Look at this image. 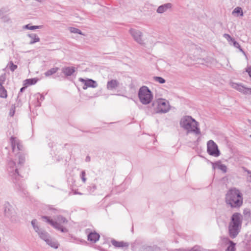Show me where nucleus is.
I'll return each instance as SVG.
<instances>
[{
  "label": "nucleus",
  "instance_id": "1",
  "mask_svg": "<svg viewBox=\"0 0 251 251\" xmlns=\"http://www.w3.org/2000/svg\"><path fill=\"white\" fill-rule=\"evenodd\" d=\"M25 162V155L24 153H18L14 159H9L7 163V171L9 176L13 179V182L17 183L20 178L18 170Z\"/></svg>",
  "mask_w": 251,
  "mask_h": 251
},
{
  "label": "nucleus",
  "instance_id": "2",
  "mask_svg": "<svg viewBox=\"0 0 251 251\" xmlns=\"http://www.w3.org/2000/svg\"><path fill=\"white\" fill-rule=\"evenodd\" d=\"M243 200L242 193L235 188L230 189L226 195V202L232 208H237L241 206Z\"/></svg>",
  "mask_w": 251,
  "mask_h": 251
},
{
  "label": "nucleus",
  "instance_id": "3",
  "mask_svg": "<svg viewBox=\"0 0 251 251\" xmlns=\"http://www.w3.org/2000/svg\"><path fill=\"white\" fill-rule=\"evenodd\" d=\"M242 215L240 213H234L231 216L228 226V235L230 238H235L240 233L242 227Z\"/></svg>",
  "mask_w": 251,
  "mask_h": 251
},
{
  "label": "nucleus",
  "instance_id": "4",
  "mask_svg": "<svg viewBox=\"0 0 251 251\" xmlns=\"http://www.w3.org/2000/svg\"><path fill=\"white\" fill-rule=\"evenodd\" d=\"M181 127L187 130V134L194 133L196 135L201 134L200 129L198 127V123L192 117L186 116L180 120Z\"/></svg>",
  "mask_w": 251,
  "mask_h": 251
},
{
  "label": "nucleus",
  "instance_id": "5",
  "mask_svg": "<svg viewBox=\"0 0 251 251\" xmlns=\"http://www.w3.org/2000/svg\"><path fill=\"white\" fill-rule=\"evenodd\" d=\"M42 219L57 230H60L62 232H68V229L62 226L63 224H67L68 220L62 215L57 216L55 218V221H53L46 216H42Z\"/></svg>",
  "mask_w": 251,
  "mask_h": 251
},
{
  "label": "nucleus",
  "instance_id": "6",
  "mask_svg": "<svg viewBox=\"0 0 251 251\" xmlns=\"http://www.w3.org/2000/svg\"><path fill=\"white\" fill-rule=\"evenodd\" d=\"M138 95L140 101L144 105L151 103L153 99L151 91L146 86H143L139 89Z\"/></svg>",
  "mask_w": 251,
  "mask_h": 251
},
{
  "label": "nucleus",
  "instance_id": "7",
  "mask_svg": "<svg viewBox=\"0 0 251 251\" xmlns=\"http://www.w3.org/2000/svg\"><path fill=\"white\" fill-rule=\"evenodd\" d=\"M12 152L15 156L19 152L23 153L22 151H24V148L22 142L17 137L12 136L10 139Z\"/></svg>",
  "mask_w": 251,
  "mask_h": 251
},
{
  "label": "nucleus",
  "instance_id": "8",
  "mask_svg": "<svg viewBox=\"0 0 251 251\" xmlns=\"http://www.w3.org/2000/svg\"><path fill=\"white\" fill-rule=\"evenodd\" d=\"M207 151L209 155L215 157L219 156L220 154L217 144L212 140L207 142Z\"/></svg>",
  "mask_w": 251,
  "mask_h": 251
},
{
  "label": "nucleus",
  "instance_id": "9",
  "mask_svg": "<svg viewBox=\"0 0 251 251\" xmlns=\"http://www.w3.org/2000/svg\"><path fill=\"white\" fill-rule=\"evenodd\" d=\"M129 32L135 42L141 45L144 44V40L143 39V34L140 30L135 28H130L129 30Z\"/></svg>",
  "mask_w": 251,
  "mask_h": 251
},
{
  "label": "nucleus",
  "instance_id": "10",
  "mask_svg": "<svg viewBox=\"0 0 251 251\" xmlns=\"http://www.w3.org/2000/svg\"><path fill=\"white\" fill-rule=\"evenodd\" d=\"M157 113H165L170 110L169 102L163 99L158 100L157 101Z\"/></svg>",
  "mask_w": 251,
  "mask_h": 251
},
{
  "label": "nucleus",
  "instance_id": "11",
  "mask_svg": "<svg viewBox=\"0 0 251 251\" xmlns=\"http://www.w3.org/2000/svg\"><path fill=\"white\" fill-rule=\"evenodd\" d=\"M79 81L84 83V85L83 87L84 90H86L88 87L96 88L98 87L97 82L92 79H87L86 80L83 78H79Z\"/></svg>",
  "mask_w": 251,
  "mask_h": 251
},
{
  "label": "nucleus",
  "instance_id": "12",
  "mask_svg": "<svg viewBox=\"0 0 251 251\" xmlns=\"http://www.w3.org/2000/svg\"><path fill=\"white\" fill-rule=\"evenodd\" d=\"M4 215L6 217L11 218L14 214V210L13 207L9 202H5L4 204Z\"/></svg>",
  "mask_w": 251,
  "mask_h": 251
},
{
  "label": "nucleus",
  "instance_id": "13",
  "mask_svg": "<svg viewBox=\"0 0 251 251\" xmlns=\"http://www.w3.org/2000/svg\"><path fill=\"white\" fill-rule=\"evenodd\" d=\"M120 82L116 79H111L107 83L106 88L108 90H113L118 88Z\"/></svg>",
  "mask_w": 251,
  "mask_h": 251
},
{
  "label": "nucleus",
  "instance_id": "14",
  "mask_svg": "<svg viewBox=\"0 0 251 251\" xmlns=\"http://www.w3.org/2000/svg\"><path fill=\"white\" fill-rule=\"evenodd\" d=\"M61 71L66 76H71L75 71V68L74 67H64L62 68Z\"/></svg>",
  "mask_w": 251,
  "mask_h": 251
},
{
  "label": "nucleus",
  "instance_id": "15",
  "mask_svg": "<svg viewBox=\"0 0 251 251\" xmlns=\"http://www.w3.org/2000/svg\"><path fill=\"white\" fill-rule=\"evenodd\" d=\"M172 7V4L170 3H165L164 4L159 6L156 11L158 13H163L167 11L169 9H170Z\"/></svg>",
  "mask_w": 251,
  "mask_h": 251
},
{
  "label": "nucleus",
  "instance_id": "16",
  "mask_svg": "<svg viewBox=\"0 0 251 251\" xmlns=\"http://www.w3.org/2000/svg\"><path fill=\"white\" fill-rule=\"evenodd\" d=\"M16 188L18 191V192L20 194L21 196L23 197L26 196L27 194V192L25 187L22 184H16L15 185Z\"/></svg>",
  "mask_w": 251,
  "mask_h": 251
},
{
  "label": "nucleus",
  "instance_id": "17",
  "mask_svg": "<svg viewBox=\"0 0 251 251\" xmlns=\"http://www.w3.org/2000/svg\"><path fill=\"white\" fill-rule=\"evenodd\" d=\"M111 242L112 245L116 248L127 247L129 245L127 243L124 241H117L114 239L111 240Z\"/></svg>",
  "mask_w": 251,
  "mask_h": 251
},
{
  "label": "nucleus",
  "instance_id": "18",
  "mask_svg": "<svg viewBox=\"0 0 251 251\" xmlns=\"http://www.w3.org/2000/svg\"><path fill=\"white\" fill-rule=\"evenodd\" d=\"M99 238L100 235L95 232H92L88 235V240L93 243H96L99 240Z\"/></svg>",
  "mask_w": 251,
  "mask_h": 251
},
{
  "label": "nucleus",
  "instance_id": "19",
  "mask_svg": "<svg viewBox=\"0 0 251 251\" xmlns=\"http://www.w3.org/2000/svg\"><path fill=\"white\" fill-rule=\"evenodd\" d=\"M46 242L47 244L49 245L50 247L55 249H57L59 246V243L56 241L51 239L50 237L46 241Z\"/></svg>",
  "mask_w": 251,
  "mask_h": 251
},
{
  "label": "nucleus",
  "instance_id": "20",
  "mask_svg": "<svg viewBox=\"0 0 251 251\" xmlns=\"http://www.w3.org/2000/svg\"><path fill=\"white\" fill-rule=\"evenodd\" d=\"M37 233L40 238L41 239L44 240L45 242L48 239H49L50 237L49 234L47 231L42 229Z\"/></svg>",
  "mask_w": 251,
  "mask_h": 251
},
{
  "label": "nucleus",
  "instance_id": "21",
  "mask_svg": "<svg viewBox=\"0 0 251 251\" xmlns=\"http://www.w3.org/2000/svg\"><path fill=\"white\" fill-rule=\"evenodd\" d=\"M28 36L31 39L29 42L30 44H33L36 42H38L40 41V38L36 34H29L28 35Z\"/></svg>",
  "mask_w": 251,
  "mask_h": 251
},
{
  "label": "nucleus",
  "instance_id": "22",
  "mask_svg": "<svg viewBox=\"0 0 251 251\" xmlns=\"http://www.w3.org/2000/svg\"><path fill=\"white\" fill-rule=\"evenodd\" d=\"M213 166L214 167H217L224 173H226L227 171L226 166L224 164H221L220 162H216L213 163Z\"/></svg>",
  "mask_w": 251,
  "mask_h": 251
},
{
  "label": "nucleus",
  "instance_id": "23",
  "mask_svg": "<svg viewBox=\"0 0 251 251\" xmlns=\"http://www.w3.org/2000/svg\"><path fill=\"white\" fill-rule=\"evenodd\" d=\"M58 70H59V68L54 67V68H51L48 71H47V72H46L45 73L44 75L46 77H48V76L51 75H52L54 74Z\"/></svg>",
  "mask_w": 251,
  "mask_h": 251
},
{
  "label": "nucleus",
  "instance_id": "24",
  "mask_svg": "<svg viewBox=\"0 0 251 251\" xmlns=\"http://www.w3.org/2000/svg\"><path fill=\"white\" fill-rule=\"evenodd\" d=\"M232 14L236 16H243V12L241 7H236L232 11Z\"/></svg>",
  "mask_w": 251,
  "mask_h": 251
},
{
  "label": "nucleus",
  "instance_id": "25",
  "mask_svg": "<svg viewBox=\"0 0 251 251\" xmlns=\"http://www.w3.org/2000/svg\"><path fill=\"white\" fill-rule=\"evenodd\" d=\"M232 87L239 92L244 94V90H245V87L244 86L238 83H233Z\"/></svg>",
  "mask_w": 251,
  "mask_h": 251
},
{
  "label": "nucleus",
  "instance_id": "26",
  "mask_svg": "<svg viewBox=\"0 0 251 251\" xmlns=\"http://www.w3.org/2000/svg\"><path fill=\"white\" fill-rule=\"evenodd\" d=\"M25 85L28 86L30 85H33L36 83V82H37V79L35 78L27 79L25 80Z\"/></svg>",
  "mask_w": 251,
  "mask_h": 251
},
{
  "label": "nucleus",
  "instance_id": "27",
  "mask_svg": "<svg viewBox=\"0 0 251 251\" xmlns=\"http://www.w3.org/2000/svg\"><path fill=\"white\" fill-rule=\"evenodd\" d=\"M7 97V91L3 85H0V97L2 98H6Z\"/></svg>",
  "mask_w": 251,
  "mask_h": 251
},
{
  "label": "nucleus",
  "instance_id": "28",
  "mask_svg": "<svg viewBox=\"0 0 251 251\" xmlns=\"http://www.w3.org/2000/svg\"><path fill=\"white\" fill-rule=\"evenodd\" d=\"M223 37L226 39V40L230 45H232L233 42L235 41L234 38H233L229 34L226 33L224 34Z\"/></svg>",
  "mask_w": 251,
  "mask_h": 251
},
{
  "label": "nucleus",
  "instance_id": "29",
  "mask_svg": "<svg viewBox=\"0 0 251 251\" xmlns=\"http://www.w3.org/2000/svg\"><path fill=\"white\" fill-rule=\"evenodd\" d=\"M31 225H32L34 230L37 233L39 232L42 229L40 228L37 225V220L36 219H33L32 220Z\"/></svg>",
  "mask_w": 251,
  "mask_h": 251
},
{
  "label": "nucleus",
  "instance_id": "30",
  "mask_svg": "<svg viewBox=\"0 0 251 251\" xmlns=\"http://www.w3.org/2000/svg\"><path fill=\"white\" fill-rule=\"evenodd\" d=\"M229 246L226 249V251H235V244L232 241L229 240Z\"/></svg>",
  "mask_w": 251,
  "mask_h": 251
},
{
  "label": "nucleus",
  "instance_id": "31",
  "mask_svg": "<svg viewBox=\"0 0 251 251\" xmlns=\"http://www.w3.org/2000/svg\"><path fill=\"white\" fill-rule=\"evenodd\" d=\"M43 25H30L29 24L25 26V28L29 30H34L36 29H40L42 28Z\"/></svg>",
  "mask_w": 251,
  "mask_h": 251
},
{
  "label": "nucleus",
  "instance_id": "32",
  "mask_svg": "<svg viewBox=\"0 0 251 251\" xmlns=\"http://www.w3.org/2000/svg\"><path fill=\"white\" fill-rule=\"evenodd\" d=\"M9 67V69L12 71L14 72L18 68L17 65L14 64L13 62L11 61L7 65L6 68Z\"/></svg>",
  "mask_w": 251,
  "mask_h": 251
},
{
  "label": "nucleus",
  "instance_id": "33",
  "mask_svg": "<svg viewBox=\"0 0 251 251\" xmlns=\"http://www.w3.org/2000/svg\"><path fill=\"white\" fill-rule=\"evenodd\" d=\"M69 30L71 33H77L80 35H84L80 30L75 27H71L69 28Z\"/></svg>",
  "mask_w": 251,
  "mask_h": 251
},
{
  "label": "nucleus",
  "instance_id": "34",
  "mask_svg": "<svg viewBox=\"0 0 251 251\" xmlns=\"http://www.w3.org/2000/svg\"><path fill=\"white\" fill-rule=\"evenodd\" d=\"M153 80L160 84L164 83L166 81L165 79L160 76H154Z\"/></svg>",
  "mask_w": 251,
  "mask_h": 251
},
{
  "label": "nucleus",
  "instance_id": "35",
  "mask_svg": "<svg viewBox=\"0 0 251 251\" xmlns=\"http://www.w3.org/2000/svg\"><path fill=\"white\" fill-rule=\"evenodd\" d=\"M6 79V75L3 74L0 75V85H3Z\"/></svg>",
  "mask_w": 251,
  "mask_h": 251
},
{
  "label": "nucleus",
  "instance_id": "36",
  "mask_svg": "<svg viewBox=\"0 0 251 251\" xmlns=\"http://www.w3.org/2000/svg\"><path fill=\"white\" fill-rule=\"evenodd\" d=\"M232 46H233L235 48H237V49H239V50L242 51V52H244L243 50H242V49L241 48V46L240 45H239V44L236 41H234L233 42V45Z\"/></svg>",
  "mask_w": 251,
  "mask_h": 251
},
{
  "label": "nucleus",
  "instance_id": "37",
  "mask_svg": "<svg viewBox=\"0 0 251 251\" xmlns=\"http://www.w3.org/2000/svg\"><path fill=\"white\" fill-rule=\"evenodd\" d=\"M16 107V104H14V105H12L9 112V115L11 117L13 116L15 113V109Z\"/></svg>",
  "mask_w": 251,
  "mask_h": 251
},
{
  "label": "nucleus",
  "instance_id": "38",
  "mask_svg": "<svg viewBox=\"0 0 251 251\" xmlns=\"http://www.w3.org/2000/svg\"><path fill=\"white\" fill-rule=\"evenodd\" d=\"M80 176L82 181L85 183L86 181V178L85 177V172L84 171H82Z\"/></svg>",
  "mask_w": 251,
  "mask_h": 251
},
{
  "label": "nucleus",
  "instance_id": "39",
  "mask_svg": "<svg viewBox=\"0 0 251 251\" xmlns=\"http://www.w3.org/2000/svg\"><path fill=\"white\" fill-rule=\"evenodd\" d=\"M244 94L251 95V88L245 87V90H244Z\"/></svg>",
  "mask_w": 251,
  "mask_h": 251
},
{
  "label": "nucleus",
  "instance_id": "40",
  "mask_svg": "<svg viewBox=\"0 0 251 251\" xmlns=\"http://www.w3.org/2000/svg\"><path fill=\"white\" fill-rule=\"evenodd\" d=\"M3 22H7L9 21V18L6 16H3L2 18H1Z\"/></svg>",
  "mask_w": 251,
  "mask_h": 251
},
{
  "label": "nucleus",
  "instance_id": "41",
  "mask_svg": "<svg viewBox=\"0 0 251 251\" xmlns=\"http://www.w3.org/2000/svg\"><path fill=\"white\" fill-rule=\"evenodd\" d=\"M246 72H248L249 76L251 77V67H248L246 69Z\"/></svg>",
  "mask_w": 251,
  "mask_h": 251
},
{
  "label": "nucleus",
  "instance_id": "42",
  "mask_svg": "<svg viewBox=\"0 0 251 251\" xmlns=\"http://www.w3.org/2000/svg\"><path fill=\"white\" fill-rule=\"evenodd\" d=\"M49 209L52 211L53 213H56V211H57L55 208L51 207V206H49Z\"/></svg>",
  "mask_w": 251,
  "mask_h": 251
},
{
  "label": "nucleus",
  "instance_id": "43",
  "mask_svg": "<svg viewBox=\"0 0 251 251\" xmlns=\"http://www.w3.org/2000/svg\"><path fill=\"white\" fill-rule=\"evenodd\" d=\"M91 160V158L89 156H87L86 157V159H85V161L86 162H89Z\"/></svg>",
  "mask_w": 251,
  "mask_h": 251
},
{
  "label": "nucleus",
  "instance_id": "44",
  "mask_svg": "<svg viewBox=\"0 0 251 251\" xmlns=\"http://www.w3.org/2000/svg\"><path fill=\"white\" fill-rule=\"evenodd\" d=\"M25 87H22L21 89H20V92H23L25 91Z\"/></svg>",
  "mask_w": 251,
  "mask_h": 251
},
{
  "label": "nucleus",
  "instance_id": "45",
  "mask_svg": "<svg viewBox=\"0 0 251 251\" xmlns=\"http://www.w3.org/2000/svg\"><path fill=\"white\" fill-rule=\"evenodd\" d=\"M21 105V103L20 102V100H19L18 102H17V106H19V105Z\"/></svg>",
  "mask_w": 251,
  "mask_h": 251
},
{
  "label": "nucleus",
  "instance_id": "46",
  "mask_svg": "<svg viewBox=\"0 0 251 251\" xmlns=\"http://www.w3.org/2000/svg\"><path fill=\"white\" fill-rule=\"evenodd\" d=\"M44 99V97L43 96H41V97H40V100H43Z\"/></svg>",
  "mask_w": 251,
  "mask_h": 251
},
{
  "label": "nucleus",
  "instance_id": "47",
  "mask_svg": "<svg viewBox=\"0 0 251 251\" xmlns=\"http://www.w3.org/2000/svg\"><path fill=\"white\" fill-rule=\"evenodd\" d=\"M190 251H199L198 250L196 249H193V250Z\"/></svg>",
  "mask_w": 251,
  "mask_h": 251
},
{
  "label": "nucleus",
  "instance_id": "48",
  "mask_svg": "<svg viewBox=\"0 0 251 251\" xmlns=\"http://www.w3.org/2000/svg\"><path fill=\"white\" fill-rule=\"evenodd\" d=\"M248 122L250 124H251V120H248Z\"/></svg>",
  "mask_w": 251,
  "mask_h": 251
},
{
  "label": "nucleus",
  "instance_id": "49",
  "mask_svg": "<svg viewBox=\"0 0 251 251\" xmlns=\"http://www.w3.org/2000/svg\"><path fill=\"white\" fill-rule=\"evenodd\" d=\"M152 106H154V105H155V103H154V102H153V103H152Z\"/></svg>",
  "mask_w": 251,
  "mask_h": 251
},
{
  "label": "nucleus",
  "instance_id": "50",
  "mask_svg": "<svg viewBox=\"0 0 251 251\" xmlns=\"http://www.w3.org/2000/svg\"><path fill=\"white\" fill-rule=\"evenodd\" d=\"M250 137L251 138V134L250 135Z\"/></svg>",
  "mask_w": 251,
  "mask_h": 251
}]
</instances>
